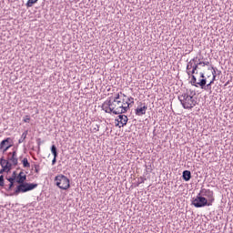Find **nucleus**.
Returning <instances> with one entry per match:
<instances>
[{
    "instance_id": "1",
    "label": "nucleus",
    "mask_w": 233,
    "mask_h": 233,
    "mask_svg": "<svg viewBox=\"0 0 233 233\" xmlns=\"http://www.w3.org/2000/svg\"><path fill=\"white\" fill-rule=\"evenodd\" d=\"M178 101H180L183 108L186 110H192L198 105V100H196L194 96L188 94V90L178 95Z\"/></svg>"
},
{
    "instance_id": "2",
    "label": "nucleus",
    "mask_w": 233,
    "mask_h": 233,
    "mask_svg": "<svg viewBox=\"0 0 233 233\" xmlns=\"http://www.w3.org/2000/svg\"><path fill=\"white\" fill-rule=\"evenodd\" d=\"M34 188H37V184H33L28 182L18 183L14 192L10 193L9 196H19V194H25V192H30V190H34Z\"/></svg>"
},
{
    "instance_id": "3",
    "label": "nucleus",
    "mask_w": 233,
    "mask_h": 233,
    "mask_svg": "<svg viewBox=\"0 0 233 233\" xmlns=\"http://www.w3.org/2000/svg\"><path fill=\"white\" fill-rule=\"evenodd\" d=\"M55 184L60 190H68L70 188V179L63 174L55 177Z\"/></svg>"
},
{
    "instance_id": "4",
    "label": "nucleus",
    "mask_w": 233,
    "mask_h": 233,
    "mask_svg": "<svg viewBox=\"0 0 233 233\" xmlns=\"http://www.w3.org/2000/svg\"><path fill=\"white\" fill-rule=\"evenodd\" d=\"M113 106V114L117 116L119 114H125L127 112L128 108H130V102L127 101L125 106V102H111Z\"/></svg>"
},
{
    "instance_id": "5",
    "label": "nucleus",
    "mask_w": 233,
    "mask_h": 233,
    "mask_svg": "<svg viewBox=\"0 0 233 233\" xmlns=\"http://www.w3.org/2000/svg\"><path fill=\"white\" fill-rule=\"evenodd\" d=\"M192 205H194L196 208H203V207H211L212 203L209 202L207 198L198 194L195 198H193Z\"/></svg>"
},
{
    "instance_id": "6",
    "label": "nucleus",
    "mask_w": 233,
    "mask_h": 233,
    "mask_svg": "<svg viewBox=\"0 0 233 233\" xmlns=\"http://www.w3.org/2000/svg\"><path fill=\"white\" fill-rule=\"evenodd\" d=\"M198 196H201L202 198H208V202L211 203V205L214 203V191L210 189L201 188Z\"/></svg>"
},
{
    "instance_id": "7",
    "label": "nucleus",
    "mask_w": 233,
    "mask_h": 233,
    "mask_svg": "<svg viewBox=\"0 0 233 233\" xmlns=\"http://www.w3.org/2000/svg\"><path fill=\"white\" fill-rule=\"evenodd\" d=\"M5 161H8L12 165V167H17L19 164V158H17V151L14 150L13 152H9L7 154V159Z\"/></svg>"
},
{
    "instance_id": "8",
    "label": "nucleus",
    "mask_w": 233,
    "mask_h": 233,
    "mask_svg": "<svg viewBox=\"0 0 233 233\" xmlns=\"http://www.w3.org/2000/svg\"><path fill=\"white\" fill-rule=\"evenodd\" d=\"M13 141L11 137H7L0 142V152L5 154L9 148H12Z\"/></svg>"
},
{
    "instance_id": "9",
    "label": "nucleus",
    "mask_w": 233,
    "mask_h": 233,
    "mask_svg": "<svg viewBox=\"0 0 233 233\" xmlns=\"http://www.w3.org/2000/svg\"><path fill=\"white\" fill-rule=\"evenodd\" d=\"M102 110L106 112V114H113L114 111V104H112V98H107L103 104H102Z\"/></svg>"
},
{
    "instance_id": "10",
    "label": "nucleus",
    "mask_w": 233,
    "mask_h": 233,
    "mask_svg": "<svg viewBox=\"0 0 233 233\" xmlns=\"http://www.w3.org/2000/svg\"><path fill=\"white\" fill-rule=\"evenodd\" d=\"M0 165L2 167L0 174H3V172H10V170H12V164L8 162V160L5 159V157L0 158Z\"/></svg>"
},
{
    "instance_id": "11",
    "label": "nucleus",
    "mask_w": 233,
    "mask_h": 233,
    "mask_svg": "<svg viewBox=\"0 0 233 233\" xmlns=\"http://www.w3.org/2000/svg\"><path fill=\"white\" fill-rule=\"evenodd\" d=\"M148 110V106L142 102L139 103V106L135 110L136 116H145Z\"/></svg>"
},
{
    "instance_id": "12",
    "label": "nucleus",
    "mask_w": 233,
    "mask_h": 233,
    "mask_svg": "<svg viewBox=\"0 0 233 233\" xmlns=\"http://www.w3.org/2000/svg\"><path fill=\"white\" fill-rule=\"evenodd\" d=\"M116 121L121 125L119 126V128H121V127H125L128 123V116L119 114Z\"/></svg>"
},
{
    "instance_id": "13",
    "label": "nucleus",
    "mask_w": 233,
    "mask_h": 233,
    "mask_svg": "<svg viewBox=\"0 0 233 233\" xmlns=\"http://www.w3.org/2000/svg\"><path fill=\"white\" fill-rule=\"evenodd\" d=\"M25 181H26V174H25V171L21 170L16 177V183H25Z\"/></svg>"
},
{
    "instance_id": "14",
    "label": "nucleus",
    "mask_w": 233,
    "mask_h": 233,
    "mask_svg": "<svg viewBox=\"0 0 233 233\" xmlns=\"http://www.w3.org/2000/svg\"><path fill=\"white\" fill-rule=\"evenodd\" d=\"M182 177L184 181H188L189 179H192V173L189 170H184L182 173Z\"/></svg>"
},
{
    "instance_id": "15",
    "label": "nucleus",
    "mask_w": 233,
    "mask_h": 233,
    "mask_svg": "<svg viewBox=\"0 0 233 233\" xmlns=\"http://www.w3.org/2000/svg\"><path fill=\"white\" fill-rule=\"evenodd\" d=\"M198 86H200V88L204 89L205 86L207 85V78H201L198 83Z\"/></svg>"
},
{
    "instance_id": "16",
    "label": "nucleus",
    "mask_w": 233,
    "mask_h": 233,
    "mask_svg": "<svg viewBox=\"0 0 233 233\" xmlns=\"http://www.w3.org/2000/svg\"><path fill=\"white\" fill-rule=\"evenodd\" d=\"M51 154H53L54 157H57L58 153H57V147H56V145L51 146Z\"/></svg>"
},
{
    "instance_id": "17",
    "label": "nucleus",
    "mask_w": 233,
    "mask_h": 233,
    "mask_svg": "<svg viewBox=\"0 0 233 233\" xmlns=\"http://www.w3.org/2000/svg\"><path fill=\"white\" fill-rule=\"evenodd\" d=\"M22 164L24 168H30V162H28V158L25 157L22 159Z\"/></svg>"
},
{
    "instance_id": "18",
    "label": "nucleus",
    "mask_w": 233,
    "mask_h": 233,
    "mask_svg": "<svg viewBox=\"0 0 233 233\" xmlns=\"http://www.w3.org/2000/svg\"><path fill=\"white\" fill-rule=\"evenodd\" d=\"M37 1H39V0H28L27 3L25 4V6L27 8H32V6H34V5H35V3H37Z\"/></svg>"
},
{
    "instance_id": "19",
    "label": "nucleus",
    "mask_w": 233,
    "mask_h": 233,
    "mask_svg": "<svg viewBox=\"0 0 233 233\" xmlns=\"http://www.w3.org/2000/svg\"><path fill=\"white\" fill-rule=\"evenodd\" d=\"M26 136H28V131H25V132L22 134L20 139L18 140V143H19V144L23 143V142L26 139Z\"/></svg>"
},
{
    "instance_id": "20",
    "label": "nucleus",
    "mask_w": 233,
    "mask_h": 233,
    "mask_svg": "<svg viewBox=\"0 0 233 233\" xmlns=\"http://www.w3.org/2000/svg\"><path fill=\"white\" fill-rule=\"evenodd\" d=\"M214 78L211 79V81L205 86L204 90H212V85H214Z\"/></svg>"
},
{
    "instance_id": "21",
    "label": "nucleus",
    "mask_w": 233,
    "mask_h": 233,
    "mask_svg": "<svg viewBox=\"0 0 233 233\" xmlns=\"http://www.w3.org/2000/svg\"><path fill=\"white\" fill-rule=\"evenodd\" d=\"M190 83L193 86L198 87V78H196V76L192 75Z\"/></svg>"
},
{
    "instance_id": "22",
    "label": "nucleus",
    "mask_w": 233,
    "mask_h": 233,
    "mask_svg": "<svg viewBox=\"0 0 233 233\" xmlns=\"http://www.w3.org/2000/svg\"><path fill=\"white\" fill-rule=\"evenodd\" d=\"M15 184V182H9L8 187H5L6 192H10Z\"/></svg>"
},
{
    "instance_id": "23",
    "label": "nucleus",
    "mask_w": 233,
    "mask_h": 233,
    "mask_svg": "<svg viewBox=\"0 0 233 233\" xmlns=\"http://www.w3.org/2000/svg\"><path fill=\"white\" fill-rule=\"evenodd\" d=\"M111 103H121V100H119V94H117L113 100L111 98Z\"/></svg>"
},
{
    "instance_id": "24",
    "label": "nucleus",
    "mask_w": 233,
    "mask_h": 233,
    "mask_svg": "<svg viewBox=\"0 0 233 233\" xmlns=\"http://www.w3.org/2000/svg\"><path fill=\"white\" fill-rule=\"evenodd\" d=\"M145 181H147V178L140 177L138 178L137 187H139V185H141V183H145Z\"/></svg>"
},
{
    "instance_id": "25",
    "label": "nucleus",
    "mask_w": 233,
    "mask_h": 233,
    "mask_svg": "<svg viewBox=\"0 0 233 233\" xmlns=\"http://www.w3.org/2000/svg\"><path fill=\"white\" fill-rule=\"evenodd\" d=\"M0 187H5V176H0Z\"/></svg>"
},
{
    "instance_id": "26",
    "label": "nucleus",
    "mask_w": 233,
    "mask_h": 233,
    "mask_svg": "<svg viewBox=\"0 0 233 233\" xmlns=\"http://www.w3.org/2000/svg\"><path fill=\"white\" fill-rule=\"evenodd\" d=\"M203 65L202 62H198L197 64H193V70H198V66Z\"/></svg>"
},
{
    "instance_id": "27",
    "label": "nucleus",
    "mask_w": 233,
    "mask_h": 233,
    "mask_svg": "<svg viewBox=\"0 0 233 233\" xmlns=\"http://www.w3.org/2000/svg\"><path fill=\"white\" fill-rule=\"evenodd\" d=\"M193 66H194V64L189 61L187 65V70H191V68H193Z\"/></svg>"
},
{
    "instance_id": "28",
    "label": "nucleus",
    "mask_w": 233,
    "mask_h": 233,
    "mask_svg": "<svg viewBox=\"0 0 233 233\" xmlns=\"http://www.w3.org/2000/svg\"><path fill=\"white\" fill-rule=\"evenodd\" d=\"M17 172L16 171H14L13 172V174H12V176H11V177H14L15 178V183H17Z\"/></svg>"
},
{
    "instance_id": "29",
    "label": "nucleus",
    "mask_w": 233,
    "mask_h": 233,
    "mask_svg": "<svg viewBox=\"0 0 233 233\" xmlns=\"http://www.w3.org/2000/svg\"><path fill=\"white\" fill-rule=\"evenodd\" d=\"M24 123H30V116H25L23 119Z\"/></svg>"
},
{
    "instance_id": "30",
    "label": "nucleus",
    "mask_w": 233,
    "mask_h": 233,
    "mask_svg": "<svg viewBox=\"0 0 233 233\" xmlns=\"http://www.w3.org/2000/svg\"><path fill=\"white\" fill-rule=\"evenodd\" d=\"M6 179H7V181H8L9 183H15V178L12 177H7Z\"/></svg>"
},
{
    "instance_id": "31",
    "label": "nucleus",
    "mask_w": 233,
    "mask_h": 233,
    "mask_svg": "<svg viewBox=\"0 0 233 233\" xmlns=\"http://www.w3.org/2000/svg\"><path fill=\"white\" fill-rule=\"evenodd\" d=\"M212 76H213V77H212V79H213V81H216V69L214 68V67H212Z\"/></svg>"
},
{
    "instance_id": "32",
    "label": "nucleus",
    "mask_w": 233,
    "mask_h": 233,
    "mask_svg": "<svg viewBox=\"0 0 233 233\" xmlns=\"http://www.w3.org/2000/svg\"><path fill=\"white\" fill-rule=\"evenodd\" d=\"M34 167H35V172L36 174H39V170H40L39 165H35Z\"/></svg>"
},
{
    "instance_id": "33",
    "label": "nucleus",
    "mask_w": 233,
    "mask_h": 233,
    "mask_svg": "<svg viewBox=\"0 0 233 233\" xmlns=\"http://www.w3.org/2000/svg\"><path fill=\"white\" fill-rule=\"evenodd\" d=\"M127 101H130L129 105H134V97L132 96L128 97Z\"/></svg>"
},
{
    "instance_id": "34",
    "label": "nucleus",
    "mask_w": 233,
    "mask_h": 233,
    "mask_svg": "<svg viewBox=\"0 0 233 233\" xmlns=\"http://www.w3.org/2000/svg\"><path fill=\"white\" fill-rule=\"evenodd\" d=\"M202 66H208L210 65V62H201Z\"/></svg>"
},
{
    "instance_id": "35",
    "label": "nucleus",
    "mask_w": 233,
    "mask_h": 233,
    "mask_svg": "<svg viewBox=\"0 0 233 233\" xmlns=\"http://www.w3.org/2000/svg\"><path fill=\"white\" fill-rule=\"evenodd\" d=\"M187 76H190V74H198V72H196V70L192 69V71H187Z\"/></svg>"
},
{
    "instance_id": "36",
    "label": "nucleus",
    "mask_w": 233,
    "mask_h": 233,
    "mask_svg": "<svg viewBox=\"0 0 233 233\" xmlns=\"http://www.w3.org/2000/svg\"><path fill=\"white\" fill-rule=\"evenodd\" d=\"M197 59H198V57H194L189 62H192L193 65H196Z\"/></svg>"
},
{
    "instance_id": "37",
    "label": "nucleus",
    "mask_w": 233,
    "mask_h": 233,
    "mask_svg": "<svg viewBox=\"0 0 233 233\" xmlns=\"http://www.w3.org/2000/svg\"><path fill=\"white\" fill-rule=\"evenodd\" d=\"M56 163H57V157H54L52 160V165H55Z\"/></svg>"
},
{
    "instance_id": "38",
    "label": "nucleus",
    "mask_w": 233,
    "mask_h": 233,
    "mask_svg": "<svg viewBox=\"0 0 233 233\" xmlns=\"http://www.w3.org/2000/svg\"><path fill=\"white\" fill-rule=\"evenodd\" d=\"M200 77H201V79H206L205 78V73H200Z\"/></svg>"
},
{
    "instance_id": "39",
    "label": "nucleus",
    "mask_w": 233,
    "mask_h": 233,
    "mask_svg": "<svg viewBox=\"0 0 233 233\" xmlns=\"http://www.w3.org/2000/svg\"><path fill=\"white\" fill-rule=\"evenodd\" d=\"M96 132H99V125H96V127L94 128Z\"/></svg>"
},
{
    "instance_id": "40",
    "label": "nucleus",
    "mask_w": 233,
    "mask_h": 233,
    "mask_svg": "<svg viewBox=\"0 0 233 233\" xmlns=\"http://www.w3.org/2000/svg\"><path fill=\"white\" fill-rule=\"evenodd\" d=\"M4 188H8V185L5 184Z\"/></svg>"
},
{
    "instance_id": "41",
    "label": "nucleus",
    "mask_w": 233,
    "mask_h": 233,
    "mask_svg": "<svg viewBox=\"0 0 233 233\" xmlns=\"http://www.w3.org/2000/svg\"><path fill=\"white\" fill-rule=\"evenodd\" d=\"M120 94L124 96V97H127V96L123 93L120 92Z\"/></svg>"
},
{
    "instance_id": "42",
    "label": "nucleus",
    "mask_w": 233,
    "mask_h": 233,
    "mask_svg": "<svg viewBox=\"0 0 233 233\" xmlns=\"http://www.w3.org/2000/svg\"><path fill=\"white\" fill-rule=\"evenodd\" d=\"M19 159H23V157H19Z\"/></svg>"
}]
</instances>
